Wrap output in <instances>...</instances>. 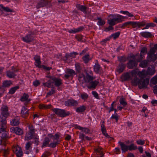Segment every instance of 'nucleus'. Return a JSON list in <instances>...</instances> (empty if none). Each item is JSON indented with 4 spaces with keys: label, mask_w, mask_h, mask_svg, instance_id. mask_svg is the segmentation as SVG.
Here are the masks:
<instances>
[{
    "label": "nucleus",
    "mask_w": 157,
    "mask_h": 157,
    "mask_svg": "<svg viewBox=\"0 0 157 157\" xmlns=\"http://www.w3.org/2000/svg\"><path fill=\"white\" fill-rule=\"evenodd\" d=\"M151 82L152 84L156 85L157 84V76H154L151 80Z\"/></svg>",
    "instance_id": "nucleus-56"
},
{
    "label": "nucleus",
    "mask_w": 157,
    "mask_h": 157,
    "mask_svg": "<svg viewBox=\"0 0 157 157\" xmlns=\"http://www.w3.org/2000/svg\"><path fill=\"white\" fill-rule=\"evenodd\" d=\"M111 16L112 17H114L116 23L122 22L124 18V17L119 14L112 15Z\"/></svg>",
    "instance_id": "nucleus-13"
},
{
    "label": "nucleus",
    "mask_w": 157,
    "mask_h": 157,
    "mask_svg": "<svg viewBox=\"0 0 157 157\" xmlns=\"http://www.w3.org/2000/svg\"><path fill=\"white\" fill-rule=\"evenodd\" d=\"M119 102L120 104L122 105L124 107L127 104V103L125 100L124 98H121L119 100Z\"/></svg>",
    "instance_id": "nucleus-48"
},
{
    "label": "nucleus",
    "mask_w": 157,
    "mask_h": 157,
    "mask_svg": "<svg viewBox=\"0 0 157 157\" xmlns=\"http://www.w3.org/2000/svg\"><path fill=\"white\" fill-rule=\"evenodd\" d=\"M147 48L146 47H144L141 49L140 54L141 55H144H144L147 53Z\"/></svg>",
    "instance_id": "nucleus-54"
},
{
    "label": "nucleus",
    "mask_w": 157,
    "mask_h": 157,
    "mask_svg": "<svg viewBox=\"0 0 157 157\" xmlns=\"http://www.w3.org/2000/svg\"><path fill=\"white\" fill-rule=\"evenodd\" d=\"M8 110V107L6 105H2L0 109V123H2V127L4 128L6 127V119L10 114Z\"/></svg>",
    "instance_id": "nucleus-1"
},
{
    "label": "nucleus",
    "mask_w": 157,
    "mask_h": 157,
    "mask_svg": "<svg viewBox=\"0 0 157 157\" xmlns=\"http://www.w3.org/2000/svg\"><path fill=\"white\" fill-rule=\"evenodd\" d=\"M111 119H114L116 120V122L118 121V120L119 119V117L117 114H113L112 115L111 117Z\"/></svg>",
    "instance_id": "nucleus-62"
},
{
    "label": "nucleus",
    "mask_w": 157,
    "mask_h": 157,
    "mask_svg": "<svg viewBox=\"0 0 157 157\" xmlns=\"http://www.w3.org/2000/svg\"><path fill=\"white\" fill-rule=\"evenodd\" d=\"M19 88V86H16L13 87L11 88L9 90V93L10 94H13L16 92V90Z\"/></svg>",
    "instance_id": "nucleus-40"
},
{
    "label": "nucleus",
    "mask_w": 157,
    "mask_h": 157,
    "mask_svg": "<svg viewBox=\"0 0 157 157\" xmlns=\"http://www.w3.org/2000/svg\"><path fill=\"white\" fill-rule=\"evenodd\" d=\"M97 19L98 20L97 24L99 26H103L105 24V21L104 20L102 19L101 17H98Z\"/></svg>",
    "instance_id": "nucleus-38"
},
{
    "label": "nucleus",
    "mask_w": 157,
    "mask_h": 157,
    "mask_svg": "<svg viewBox=\"0 0 157 157\" xmlns=\"http://www.w3.org/2000/svg\"><path fill=\"white\" fill-rule=\"evenodd\" d=\"M10 130L11 132L18 135H21L23 134V130L17 127H12L10 128Z\"/></svg>",
    "instance_id": "nucleus-11"
},
{
    "label": "nucleus",
    "mask_w": 157,
    "mask_h": 157,
    "mask_svg": "<svg viewBox=\"0 0 157 157\" xmlns=\"http://www.w3.org/2000/svg\"><path fill=\"white\" fill-rule=\"evenodd\" d=\"M113 27L112 26L109 25L108 27L105 28L104 30L105 32H108L110 30H113Z\"/></svg>",
    "instance_id": "nucleus-61"
},
{
    "label": "nucleus",
    "mask_w": 157,
    "mask_h": 157,
    "mask_svg": "<svg viewBox=\"0 0 157 157\" xmlns=\"http://www.w3.org/2000/svg\"><path fill=\"white\" fill-rule=\"evenodd\" d=\"M138 71L137 69H135L133 70L131 72V75L132 76L134 77V78H135L136 77L137 78L136 76V75L138 74Z\"/></svg>",
    "instance_id": "nucleus-51"
},
{
    "label": "nucleus",
    "mask_w": 157,
    "mask_h": 157,
    "mask_svg": "<svg viewBox=\"0 0 157 157\" xmlns=\"http://www.w3.org/2000/svg\"><path fill=\"white\" fill-rule=\"evenodd\" d=\"M120 34V32H118L112 34L110 36L111 37H113V39L115 40L118 37Z\"/></svg>",
    "instance_id": "nucleus-49"
},
{
    "label": "nucleus",
    "mask_w": 157,
    "mask_h": 157,
    "mask_svg": "<svg viewBox=\"0 0 157 157\" xmlns=\"http://www.w3.org/2000/svg\"><path fill=\"white\" fill-rule=\"evenodd\" d=\"M147 59L149 61H154L156 59V57L155 55H153L151 57H150V56H148Z\"/></svg>",
    "instance_id": "nucleus-52"
},
{
    "label": "nucleus",
    "mask_w": 157,
    "mask_h": 157,
    "mask_svg": "<svg viewBox=\"0 0 157 157\" xmlns=\"http://www.w3.org/2000/svg\"><path fill=\"white\" fill-rule=\"evenodd\" d=\"M79 97L82 99L85 100L88 98L89 95L87 93L85 92H83L81 94Z\"/></svg>",
    "instance_id": "nucleus-41"
},
{
    "label": "nucleus",
    "mask_w": 157,
    "mask_h": 157,
    "mask_svg": "<svg viewBox=\"0 0 157 157\" xmlns=\"http://www.w3.org/2000/svg\"><path fill=\"white\" fill-rule=\"evenodd\" d=\"M35 61L36 63L35 64V66L39 68H42V65H40L41 62L40 60H38Z\"/></svg>",
    "instance_id": "nucleus-59"
},
{
    "label": "nucleus",
    "mask_w": 157,
    "mask_h": 157,
    "mask_svg": "<svg viewBox=\"0 0 157 157\" xmlns=\"http://www.w3.org/2000/svg\"><path fill=\"white\" fill-rule=\"evenodd\" d=\"M76 7L78 10L84 13H86L87 7L86 6L80 4H77L76 5Z\"/></svg>",
    "instance_id": "nucleus-20"
},
{
    "label": "nucleus",
    "mask_w": 157,
    "mask_h": 157,
    "mask_svg": "<svg viewBox=\"0 0 157 157\" xmlns=\"http://www.w3.org/2000/svg\"><path fill=\"white\" fill-rule=\"evenodd\" d=\"M82 59L85 63H88L90 60V55L89 54H87L84 56L82 58Z\"/></svg>",
    "instance_id": "nucleus-39"
},
{
    "label": "nucleus",
    "mask_w": 157,
    "mask_h": 157,
    "mask_svg": "<svg viewBox=\"0 0 157 157\" xmlns=\"http://www.w3.org/2000/svg\"><path fill=\"white\" fill-rule=\"evenodd\" d=\"M94 71L96 73H100L101 71V68L98 63L95 64L94 66Z\"/></svg>",
    "instance_id": "nucleus-23"
},
{
    "label": "nucleus",
    "mask_w": 157,
    "mask_h": 157,
    "mask_svg": "<svg viewBox=\"0 0 157 157\" xmlns=\"http://www.w3.org/2000/svg\"><path fill=\"white\" fill-rule=\"evenodd\" d=\"M101 130L102 132V134L104 135H106L108 136V134L107 133L106 128L104 125L102 124H101Z\"/></svg>",
    "instance_id": "nucleus-37"
},
{
    "label": "nucleus",
    "mask_w": 157,
    "mask_h": 157,
    "mask_svg": "<svg viewBox=\"0 0 157 157\" xmlns=\"http://www.w3.org/2000/svg\"><path fill=\"white\" fill-rule=\"evenodd\" d=\"M50 141V140L49 138L46 137L44 140L41 147L43 148L46 147L49 144Z\"/></svg>",
    "instance_id": "nucleus-34"
},
{
    "label": "nucleus",
    "mask_w": 157,
    "mask_h": 157,
    "mask_svg": "<svg viewBox=\"0 0 157 157\" xmlns=\"http://www.w3.org/2000/svg\"><path fill=\"white\" fill-rule=\"evenodd\" d=\"M145 23L144 22H136L134 21H128L125 22L120 27L124 29L125 27H127L129 25H131L132 27L135 28L137 27L140 28V27H144Z\"/></svg>",
    "instance_id": "nucleus-3"
},
{
    "label": "nucleus",
    "mask_w": 157,
    "mask_h": 157,
    "mask_svg": "<svg viewBox=\"0 0 157 157\" xmlns=\"http://www.w3.org/2000/svg\"><path fill=\"white\" fill-rule=\"evenodd\" d=\"M29 97V95L25 93L21 97L20 100L21 101H26L27 102H29L30 101V99L28 98Z\"/></svg>",
    "instance_id": "nucleus-25"
},
{
    "label": "nucleus",
    "mask_w": 157,
    "mask_h": 157,
    "mask_svg": "<svg viewBox=\"0 0 157 157\" xmlns=\"http://www.w3.org/2000/svg\"><path fill=\"white\" fill-rule=\"evenodd\" d=\"M48 5L49 7L52 6L51 2L48 0H40L38 2L36 8L39 9L41 7H44Z\"/></svg>",
    "instance_id": "nucleus-6"
},
{
    "label": "nucleus",
    "mask_w": 157,
    "mask_h": 157,
    "mask_svg": "<svg viewBox=\"0 0 157 157\" xmlns=\"http://www.w3.org/2000/svg\"><path fill=\"white\" fill-rule=\"evenodd\" d=\"M78 79L80 83L83 84L85 82V76L83 74L79 75Z\"/></svg>",
    "instance_id": "nucleus-28"
},
{
    "label": "nucleus",
    "mask_w": 157,
    "mask_h": 157,
    "mask_svg": "<svg viewBox=\"0 0 157 157\" xmlns=\"http://www.w3.org/2000/svg\"><path fill=\"white\" fill-rule=\"evenodd\" d=\"M118 60L120 62L124 63L126 61V59L124 56H121L118 57Z\"/></svg>",
    "instance_id": "nucleus-55"
},
{
    "label": "nucleus",
    "mask_w": 157,
    "mask_h": 157,
    "mask_svg": "<svg viewBox=\"0 0 157 157\" xmlns=\"http://www.w3.org/2000/svg\"><path fill=\"white\" fill-rule=\"evenodd\" d=\"M35 132L28 131L26 134L25 139L26 140H28L34 137Z\"/></svg>",
    "instance_id": "nucleus-17"
},
{
    "label": "nucleus",
    "mask_w": 157,
    "mask_h": 157,
    "mask_svg": "<svg viewBox=\"0 0 157 157\" xmlns=\"http://www.w3.org/2000/svg\"><path fill=\"white\" fill-rule=\"evenodd\" d=\"M99 83V82L96 80L91 81L88 83L87 87L89 89L92 90H94L96 88V87Z\"/></svg>",
    "instance_id": "nucleus-10"
},
{
    "label": "nucleus",
    "mask_w": 157,
    "mask_h": 157,
    "mask_svg": "<svg viewBox=\"0 0 157 157\" xmlns=\"http://www.w3.org/2000/svg\"><path fill=\"white\" fill-rule=\"evenodd\" d=\"M34 32H30L25 36L22 38V40L27 43L32 41L34 39Z\"/></svg>",
    "instance_id": "nucleus-7"
},
{
    "label": "nucleus",
    "mask_w": 157,
    "mask_h": 157,
    "mask_svg": "<svg viewBox=\"0 0 157 157\" xmlns=\"http://www.w3.org/2000/svg\"><path fill=\"white\" fill-rule=\"evenodd\" d=\"M142 22H144L145 23V24L144 25V26L146 25V26L143 29H147L150 27H154L156 26L155 24L153 23H150L147 24L145 21H142Z\"/></svg>",
    "instance_id": "nucleus-35"
},
{
    "label": "nucleus",
    "mask_w": 157,
    "mask_h": 157,
    "mask_svg": "<svg viewBox=\"0 0 157 157\" xmlns=\"http://www.w3.org/2000/svg\"><path fill=\"white\" fill-rule=\"evenodd\" d=\"M1 127L0 128V137L2 140H6L10 138V137L7 135V132L6 129L7 127L6 124V127L4 128L2 127V123H0Z\"/></svg>",
    "instance_id": "nucleus-5"
},
{
    "label": "nucleus",
    "mask_w": 157,
    "mask_h": 157,
    "mask_svg": "<svg viewBox=\"0 0 157 157\" xmlns=\"http://www.w3.org/2000/svg\"><path fill=\"white\" fill-rule=\"evenodd\" d=\"M0 151L2 152L4 157H6L9 154V151L8 149H6V148H1Z\"/></svg>",
    "instance_id": "nucleus-30"
},
{
    "label": "nucleus",
    "mask_w": 157,
    "mask_h": 157,
    "mask_svg": "<svg viewBox=\"0 0 157 157\" xmlns=\"http://www.w3.org/2000/svg\"><path fill=\"white\" fill-rule=\"evenodd\" d=\"M127 64V67L129 69H132L136 67L137 65V63L136 61L132 60L131 59L129 60Z\"/></svg>",
    "instance_id": "nucleus-15"
},
{
    "label": "nucleus",
    "mask_w": 157,
    "mask_h": 157,
    "mask_svg": "<svg viewBox=\"0 0 157 157\" xmlns=\"http://www.w3.org/2000/svg\"><path fill=\"white\" fill-rule=\"evenodd\" d=\"M76 127L79 130L85 133L86 134L90 133V130L88 128H83L79 126L76 125Z\"/></svg>",
    "instance_id": "nucleus-21"
},
{
    "label": "nucleus",
    "mask_w": 157,
    "mask_h": 157,
    "mask_svg": "<svg viewBox=\"0 0 157 157\" xmlns=\"http://www.w3.org/2000/svg\"><path fill=\"white\" fill-rule=\"evenodd\" d=\"M86 79L85 82L87 83L90 82L91 81H92L94 79V78L92 75H89V73H87V75L86 76Z\"/></svg>",
    "instance_id": "nucleus-33"
},
{
    "label": "nucleus",
    "mask_w": 157,
    "mask_h": 157,
    "mask_svg": "<svg viewBox=\"0 0 157 157\" xmlns=\"http://www.w3.org/2000/svg\"><path fill=\"white\" fill-rule=\"evenodd\" d=\"M125 67L126 65L124 64H119L117 67V71L119 73H121L124 70Z\"/></svg>",
    "instance_id": "nucleus-22"
},
{
    "label": "nucleus",
    "mask_w": 157,
    "mask_h": 157,
    "mask_svg": "<svg viewBox=\"0 0 157 157\" xmlns=\"http://www.w3.org/2000/svg\"><path fill=\"white\" fill-rule=\"evenodd\" d=\"M0 145L2 146V147L1 148H6V143L5 141L1 139L0 140Z\"/></svg>",
    "instance_id": "nucleus-63"
},
{
    "label": "nucleus",
    "mask_w": 157,
    "mask_h": 157,
    "mask_svg": "<svg viewBox=\"0 0 157 157\" xmlns=\"http://www.w3.org/2000/svg\"><path fill=\"white\" fill-rule=\"evenodd\" d=\"M76 72L78 73H80L82 71V67L81 64L79 63H76L75 64Z\"/></svg>",
    "instance_id": "nucleus-26"
},
{
    "label": "nucleus",
    "mask_w": 157,
    "mask_h": 157,
    "mask_svg": "<svg viewBox=\"0 0 157 157\" xmlns=\"http://www.w3.org/2000/svg\"><path fill=\"white\" fill-rule=\"evenodd\" d=\"M29 110L25 106H23L21 111V116L23 117L26 118L28 117L29 114Z\"/></svg>",
    "instance_id": "nucleus-14"
},
{
    "label": "nucleus",
    "mask_w": 157,
    "mask_h": 157,
    "mask_svg": "<svg viewBox=\"0 0 157 157\" xmlns=\"http://www.w3.org/2000/svg\"><path fill=\"white\" fill-rule=\"evenodd\" d=\"M12 150L13 151L16 153L17 157H21L23 155V152L20 147L18 146L13 147Z\"/></svg>",
    "instance_id": "nucleus-12"
},
{
    "label": "nucleus",
    "mask_w": 157,
    "mask_h": 157,
    "mask_svg": "<svg viewBox=\"0 0 157 157\" xmlns=\"http://www.w3.org/2000/svg\"><path fill=\"white\" fill-rule=\"evenodd\" d=\"M130 77L129 73L128 72H126L122 75L121 78L122 80L126 81L129 80Z\"/></svg>",
    "instance_id": "nucleus-24"
},
{
    "label": "nucleus",
    "mask_w": 157,
    "mask_h": 157,
    "mask_svg": "<svg viewBox=\"0 0 157 157\" xmlns=\"http://www.w3.org/2000/svg\"><path fill=\"white\" fill-rule=\"evenodd\" d=\"M86 107L82 105L81 106L77 107L76 109V111L78 113L83 112L86 109Z\"/></svg>",
    "instance_id": "nucleus-32"
},
{
    "label": "nucleus",
    "mask_w": 157,
    "mask_h": 157,
    "mask_svg": "<svg viewBox=\"0 0 157 157\" xmlns=\"http://www.w3.org/2000/svg\"><path fill=\"white\" fill-rule=\"evenodd\" d=\"M75 38L78 41L84 42V40H82V36L81 35H78L75 36Z\"/></svg>",
    "instance_id": "nucleus-57"
},
{
    "label": "nucleus",
    "mask_w": 157,
    "mask_h": 157,
    "mask_svg": "<svg viewBox=\"0 0 157 157\" xmlns=\"http://www.w3.org/2000/svg\"><path fill=\"white\" fill-rule=\"evenodd\" d=\"M0 7L1 9L0 10L1 11H4L6 12H13V10L10 9L8 7H4L2 4L0 5Z\"/></svg>",
    "instance_id": "nucleus-31"
},
{
    "label": "nucleus",
    "mask_w": 157,
    "mask_h": 157,
    "mask_svg": "<svg viewBox=\"0 0 157 157\" xmlns=\"http://www.w3.org/2000/svg\"><path fill=\"white\" fill-rule=\"evenodd\" d=\"M19 120V117H16L11 120L10 124L13 126H17L20 124Z\"/></svg>",
    "instance_id": "nucleus-16"
},
{
    "label": "nucleus",
    "mask_w": 157,
    "mask_h": 157,
    "mask_svg": "<svg viewBox=\"0 0 157 157\" xmlns=\"http://www.w3.org/2000/svg\"><path fill=\"white\" fill-rule=\"evenodd\" d=\"M84 29L83 26H80L77 29H75L76 33L82 31Z\"/></svg>",
    "instance_id": "nucleus-64"
},
{
    "label": "nucleus",
    "mask_w": 157,
    "mask_h": 157,
    "mask_svg": "<svg viewBox=\"0 0 157 157\" xmlns=\"http://www.w3.org/2000/svg\"><path fill=\"white\" fill-rule=\"evenodd\" d=\"M66 72V74L65 75L64 77L66 79H68L70 77H72L75 75V71L70 68L67 69Z\"/></svg>",
    "instance_id": "nucleus-9"
},
{
    "label": "nucleus",
    "mask_w": 157,
    "mask_h": 157,
    "mask_svg": "<svg viewBox=\"0 0 157 157\" xmlns=\"http://www.w3.org/2000/svg\"><path fill=\"white\" fill-rule=\"evenodd\" d=\"M155 49L153 47L151 48L148 54V55L150 56V57H151L153 55H155Z\"/></svg>",
    "instance_id": "nucleus-53"
},
{
    "label": "nucleus",
    "mask_w": 157,
    "mask_h": 157,
    "mask_svg": "<svg viewBox=\"0 0 157 157\" xmlns=\"http://www.w3.org/2000/svg\"><path fill=\"white\" fill-rule=\"evenodd\" d=\"M59 144V141H56L55 142L50 143V144L48 146L49 147H51L52 148H55L56 146V145Z\"/></svg>",
    "instance_id": "nucleus-58"
},
{
    "label": "nucleus",
    "mask_w": 157,
    "mask_h": 157,
    "mask_svg": "<svg viewBox=\"0 0 157 157\" xmlns=\"http://www.w3.org/2000/svg\"><path fill=\"white\" fill-rule=\"evenodd\" d=\"M108 23L112 26L115 25L117 23L115 21V19L113 18L112 19L108 20Z\"/></svg>",
    "instance_id": "nucleus-46"
},
{
    "label": "nucleus",
    "mask_w": 157,
    "mask_h": 157,
    "mask_svg": "<svg viewBox=\"0 0 157 157\" xmlns=\"http://www.w3.org/2000/svg\"><path fill=\"white\" fill-rule=\"evenodd\" d=\"M128 150L130 151L135 150L137 149V146L135 145L134 144H132L128 146Z\"/></svg>",
    "instance_id": "nucleus-44"
},
{
    "label": "nucleus",
    "mask_w": 157,
    "mask_h": 157,
    "mask_svg": "<svg viewBox=\"0 0 157 157\" xmlns=\"http://www.w3.org/2000/svg\"><path fill=\"white\" fill-rule=\"evenodd\" d=\"M52 111L59 117H64L70 114L69 112H66L64 109L58 108H54L52 109Z\"/></svg>",
    "instance_id": "nucleus-4"
},
{
    "label": "nucleus",
    "mask_w": 157,
    "mask_h": 157,
    "mask_svg": "<svg viewBox=\"0 0 157 157\" xmlns=\"http://www.w3.org/2000/svg\"><path fill=\"white\" fill-rule=\"evenodd\" d=\"M132 82L133 85L135 86H138L140 89H141L147 88L149 83V79L148 78L139 79L136 77L132 80Z\"/></svg>",
    "instance_id": "nucleus-2"
},
{
    "label": "nucleus",
    "mask_w": 157,
    "mask_h": 157,
    "mask_svg": "<svg viewBox=\"0 0 157 157\" xmlns=\"http://www.w3.org/2000/svg\"><path fill=\"white\" fill-rule=\"evenodd\" d=\"M52 81L55 85L57 87L59 86L62 83V81L60 78H56L55 77L53 78Z\"/></svg>",
    "instance_id": "nucleus-18"
},
{
    "label": "nucleus",
    "mask_w": 157,
    "mask_h": 157,
    "mask_svg": "<svg viewBox=\"0 0 157 157\" xmlns=\"http://www.w3.org/2000/svg\"><path fill=\"white\" fill-rule=\"evenodd\" d=\"M118 143L120 145L122 152H125L128 151V146L127 145L123 142L119 141Z\"/></svg>",
    "instance_id": "nucleus-19"
},
{
    "label": "nucleus",
    "mask_w": 157,
    "mask_h": 157,
    "mask_svg": "<svg viewBox=\"0 0 157 157\" xmlns=\"http://www.w3.org/2000/svg\"><path fill=\"white\" fill-rule=\"evenodd\" d=\"M136 60L138 62H140L141 61L144 57V55L139 53L137 54L136 55Z\"/></svg>",
    "instance_id": "nucleus-42"
},
{
    "label": "nucleus",
    "mask_w": 157,
    "mask_h": 157,
    "mask_svg": "<svg viewBox=\"0 0 157 157\" xmlns=\"http://www.w3.org/2000/svg\"><path fill=\"white\" fill-rule=\"evenodd\" d=\"M140 35L141 36L145 38H150L152 36L151 33L148 32H141L140 33Z\"/></svg>",
    "instance_id": "nucleus-29"
},
{
    "label": "nucleus",
    "mask_w": 157,
    "mask_h": 157,
    "mask_svg": "<svg viewBox=\"0 0 157 157\" xmlns=\"http://www.w3.org/2000/svg\"><path fill=\"white\" fill-rule=\"evenodd\" d=\"M60 137V136L58 134H56L55 135H53L52 138V140L54 141L55 140H57L56 141H59V140Z\"/></svg>",
    "instance_id": "nucleus-60"
},
{
    "label": "nucleus",
    "mask_w": 157,
    "mask_h": 157,
    "mask_svg": "<svg viewBox=\"0 0 157 157\" xmlns=\"http://www.w3.org/2000/svg\"><path fill=\"white\" fill-rule=\"evenodd\" d=\"M11 84L10 81H5L3 82L2 87H8L10 86Z\"/></svg>",
    "instance_id": "nucleus-47"
},
{
    "label": "nucleus",
    "mask_w": 157,
    "mask_h": 157,
    "mask_svg": "<svg viewBox=\"0 0 157 157\" xmlns=\"http://www.w3.org/2000/svg\"><path fill=\"white\" fill-rule=\"evenodd\" d=\"M6 75L7 76L10 78H15L17 75L14 73V72L10 70H8L6 71Z\"/></svg>",
    "instance_id": "nucleus-27"
},
{
    "label": "nucleus",
    "mask_w": 157,
    "mask_h": 157,
    "mask_svg": "<svg viewBox=\"0 0 157 157\" xmlns=\"http://www.w3.org/2000/svg\"><path fill=\"white\" fill-rule=\"evenodd\" d=\"M78 102L73 99H68L65 102V105L67 106H77Z\"/></svg>",
    "instance_id": "nucleus-8"
},
{
    "label": "nucleus",
    "mask_w": 157,
    "mask_h": 157,
    "mask_svg": "<svg viewBox=\"0 0 157 157\" xmlns=\"http://www.w3.org/2000/svg\"><path fill=\"white\" fill-rule=\"evenodd\" d=\"M32 144L30 142H28L26 143L25 146V148L26 150H32L31 145Z\"/></svg>",
    "instance_id": "nucleus-50"
},
{
    "label": "nucleus",
    "mask_w": 157,
    "mask_h": 157,
    "mask_svg": "<svg viewBox=\"0 0 157 157\" xmlns=\"http://www.w3.org/2000/svg\"><path fill=\"white\" fill-rule=\"evenodd\" d=\"M155 72V70L150 67H148L147 71V74L150 75H153Z\"/></svg>",
    "instance_id": "nucleus-43"
},
{
    "label": "nucleus",
    "mask_w": 157,
    "mask_h": 157,
    "mask_svg": "<svg viewBox=\"0 0 157 157\" xmlns=\"http://www.w3.org/2000/svg\"><path fill=\"white\" fill-rule=\"evenodd\" d=\"M145 70H143L142 71H138L137 75L139 76V77L142 78L145 76L146 74H145Z\"/></svg>",
    "instance_id": "nucleus-45"
},
{
    "label": "nucleus",
    "mask_w": 157,
    "mask_h": 157,
    "mask_svg": "<svg viewBox=\"0 0 157 157\" xmlns=\"http://www.w3.org/2000/svg\"><path fill=\"white\" fill-rule=\"evenodd\" d=\"M148 64V61L146 60H144L140 62L139 65L141 67L145 68L147 66Z\"/></svg>",
    "instance_id": "nucleus-36"
}]
</instances>
